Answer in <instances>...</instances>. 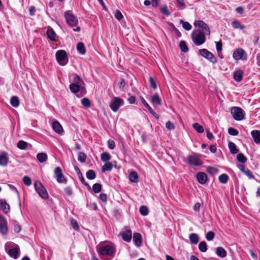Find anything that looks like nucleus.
I'll list each match as a JSON object with an SVG mask.
<instances>
[{
  "label": "nucleus",
  "mask_w": 260,
  "mask_h": 260,
  "mask_svg": "<svg viewBox=\"0 0 260 260\" xmlns=\"http://www.w3.org/2000/svg\"><path fill=\"white\" fill-rule=\"evenodd\" d=\"M206 35H207L199 30H193L191 34L193 42L197 46L204 44L206 41Z\"/></svg>",
  "instance_id": "nucleus-1"
},
{
  "label": "nucleus",
  "mask_w": 260,
  "mask_h": 260,
  "mask_svg": "<svg viewBox=\"0 0 260 260\" xmlns=\"http://www.w3.org/2000/svg\"><path fill=\"white\" fill-rule=\"evenodd\" d=\"M35 188L41 198L46 199L48 198V194L46 189L42 184L39 181H36L34 184Z\"/></svg>",
  "instance_id": "nucleus-3"
},
{
  "label": "nucleus",
  "mask_w": 260,
  "mask_h": 260,
  "mask_svg": "<svg viewBox=\"0 0 260 260\" xmlns=\"http://www.w3.org/2000/svg\"><path fill=\"white\" fill-rule=\"evenodd\" d=\"M77 49L79 52L81 54H84L86 52V49L83 43L80 42L77 45Z\"/></svg>",
  "instance_id": "nucleus-33"
},
{
  "label": "nucleus",
  "mask_w": 260,
  "mask_h": 260,
  "mask_svg": "<svg viewBox=\"0 0 260 260\" xmlns=\"http://www.w3.org/2000/svg\"><path fill=\"white\" fill-rule=\"evenodd\" d=\"M233 57L235 60H245L247 59V53L243 49L238 48L233 52Z\"/></svg>",
  "instance_id": "nucleus-9"
},
{
  "label": "nucleus",
  "mask_w": 260,
  "mask_h": 260,
  "mask_svg": "<svg viewBox=\"0 0 260 260\" xmlns=\"http://www.w3.org/2000/svg\"><path fill=\"white\" fill-rule=\"evenodd\" d=\"M161 12L165 15H167V16H169L170 15V12H169L168 11V9L167 8V7L166 6V7H164L163 8H161Z\"/></svg>",
  "instance_id": "nucleus-63"
},
{
  "label": "nucleus",
  "mask_w": 260,
  "mask_h": 260,
  "mask_svg": "<svg viewBox=\"0 0 260 260\" xmlns=\"http://www.w3.org/2000/svg\"><path fill=\"white\" fill-rule=\"evenodd\" d=\"M115 18L118 20H120L123 18V15L119 10H116L114 14Z\"/></svg>",
  "instance_id": "nucleus-57"
},
{
  "label": "nucleus",
  "mask_w": 260,
  "mask_h": 260,
  "mask_svg": "<svg viewBox=\"0 0 260 260\" xmlns=\"http://www.w3.org/2000/svg\"><path fill=\"white\" fill-rule=\"evenodd\" d=\"M37 158L40 162H43L46 161L47 155L45 153L42 152L37 154Z\"/></svg>",
  "instance_id": "nucleus-32"
},
{
  "label": "nucleus",
  "mask_w": 260,
  "mask_h": 260,
  "mask_svg": "<svg viewBox=\"0 0 260 260\" xmlns=\"http://www.w3.org/2000/svg\"><path fill=\"white\" fill-rule=\"evenodd\" d=\"M48 37L51 40H55V33L52 29H48L47 31Z\"/></svg>",
  "instance_id": "nucleus-40"
},
{
  "label": "nucleus",
  "mask_w": 260,
  "mask_h": 260,
  "mask_svg": "<svg viewBox=\"0 0 260 260\" xmlns=\"http://www.w3.org/2000/svg\"><path fill=\"white\" fill-rule=\"evenodd\" d=\"M124 104V101L122 99L114 97L110 102V107L113 112H117L119 107Z\"/></svg>",
  "instance_id": "nucleus-6"
},
{
  "label": "nucleus",
  "mask_w": 260,
  "mask_h": 260,
  "mask_svg": "<svg viewBox=\"0 0 260 260\" xmlns=\"http://www.w3.org/2000/svg\"><path fill=\"white\" fill-rule=\"evenodd\" d=\"M0 232L3 235H6L8 233L7 221L2 215H0Z\"/></svg>",
  "instance_id": "nucleus-13"
},
{
  "label": "nucleus",
  "mask_w": 260,
  "mask_h": 260,
  "mask_svg": "<svg viewBox=\"0 0 260 260\" xmlns=\"http://www.w3.org/2000/svg\"><path fill=\"white\" fill-rule=\"evenodd\" d=\"M108 145L109 148L110 149H113L115 146V142L112 140H109L108 141Z\"/></svg>",
  "instance_id": "nucleus-59"
},
{
  "label": "nucleus",
  "mask_w": 260,
  "mask_h": 260,
  "mask_svg": "<svg viewBox=\"0 0 260 260\" xmlns=\"http://www.w3.org/2000/svg\"><path fill=\"white\" fill-rule=\"evenodd\" d=\"M64 17L67 23L71 27L76 26L78 21L77 18L70 11L64 12Z\"/></svg>",
  "instance_id": "nucleus-7"
},
{
  "label": "nucleus",
  "mask_w": 260,
  "mask_h": 260,
  "mask_svg": "<svg viewBox=\"0 0 260 260\" xmlns=\"http://www.w3.org/2000/svg\"><path fill=\"white\" fill-rule=\"evenodd\" d=\"M18 252V247L14 248L8 250V253L9 255L14 258H16L17 257Z\"/></svg>",
  "instance_id": "nucleus-30"
},
{
  "label": "nucleus",
  "mask_w": 260,
  "mask_h": 260,
  "mask_svg": "<svg viewBox=\"0 0 260 260\" xmlns=\"http://www.w3.org/2000/svg\"><path fill=\"white\" fill-rule=\"evenodd\" d=\"M187 162L190 165L194 166H201L203 162L200 156L197 154H193L187 156Z\"/></svg>",
  "instance_id": "nucleus-8"
},
{
  "label": "nucleus",
  "mask_w": 260,
  "mask_h": 260,
  "mask_svg": "<svg viewBox=\"0 0 260 260\" xmlns=\"http://www.w3.org/2000/svg\"><path fill=\"white\" fill-rule=\"evenodd\" d=\"M140 212L143 216H146L148 213V209L146 206H142L140 208Z\"/></svg>",
  "instance_id": "nucleus-47"
},
{
  "label": "nucleus",
  "mask_w": 260,
  "mask_h": 260,
  "mask_svg": "<svg viewBox=\"0 0 260 260\" xmlns=\"http://www.w3.org/2000/svg\"><path fill=\"white\" fill-rule=\"evenodd\" d=\"M83 88V87H81L78 85L77 84H74L73 83H71L70 85V89L71 91L73 93H77L78 92L81 88Z\"/></svg>",
  "instance_id": "nucleus-31"
},
{
  "label": "nucleus",
  "mask_w": 260,
  "mask_h": 260,
  "mask_svg": "<svg viewBox=\"0 0 260 260\" xmlns=\"http://www.w3.org/2000/svg\"><path fill=\"white\" fill-rule=\"evenodd\" d=\"M199 249L202 252H206L207 250L206 243L205 241L201 242L199 244Z\"/></svg>",
  "instance_id": "nucleus-37"
},
{
  "label": "nucleus",
  "mask_w": 260,
  "mask_h": 260,
  "mask_svg": "<svg viewBox=\"0 0 260 260\" xmlns=\"http://www.w3.org/2000/svg\"><path fill=\"white\" fill-rule=\"evenodd\" d=\"M237 158L239 161L242 163H244L247 160V158L242 153H239L237 155Z\"/></svg>",
  "instance_id": "nucleus-50"
},
{
  "label": "nucleus",
  "mask_w": 260,
  "mask_h": 260,
  "mask_svg": "<svg viewBox=\"0 0 260 260\" xmlns=\"http://www.w3.org/2000/svg\"><path fill=\"white\" fill-rule=\"evenodd\" d=\"M86 177L89 180H92L95 178V173L92 170H90L86 172Z\"/></svg>",
  "instance_id": "nucleus-39"
},
{
  "label": "nucleus",
  "mask_w": 260,
  "mask_h": 260,
  "mask_svg": "<svg viewBox=\"0 0 260 260\" xmlns=\"http://www.w3.org/2000/svg\"><path fill=\"white\" fill-rule=\"evenodd\" d=\"M193 127L199 133H202L204 132L203 127L198 123L192 124Z\"/></svg>",
  "instance_id": "nucleus-41"
},
{
  "label": "nucleus",
  "mask_w": 260,
  "mask_h": 260,
  "mask_svg": "<svg viewBox=\"0 0 260 260\" xmlns=\"http://www.w3.org/2000/svg\"><path fill=\"white\" fill-rule=\"evenodd\" d=\"M151 102L153 105H160L161 104V99L157 93L154 94L152 96Z\"/></svg>",
  "instance_id": "nucleus-25"
},
{
  "label": "nucleus",
  "mask_w": 260,
  "mask_h": 260,
  "mask_svg": "<svg viewBox=\"0 0 260 260\" xmlns=\"http://www.w3.org/2000/svg\"><path fill=\"white\" fill-rule=\"evenodd\" d=\"M27 146V143L24 141H19L17 143V147L21 149H24Z\"/></svg>",
  "instance_id": "nucleus-48"
},
{
  "label": "nucleus",
  "mask_w": 260,
  "mask_h": 260,
  "mask_svg": "<svg viewBox=\"0 0 260 260\" xmlns=\"http://www.w3.org/2000/svg\"><path fill=\"white\" fill-rule=\"evenodd\" d=\"M8 161L7 154L5 152H2L0 154V165L5 166L8 164Z\"/></svg>",
  "instance_id": "nucleus-18"
},
{
  "label": "nucleus",
  "mask_w": 260,
  "mask_h": 260,
  "mask_svg": "<svg viewBox=\"0 0 260 260\" xmlns=\"http://www.w3.org/2000/svg\"><path fill=\"white\" fill-rule=\"evenodd\" d=\"M55 56L56 60L60 65L64 66L68 63V58L65 51L60 50L57 51Z\"/></svg>",
  "instance_id": "nucleus-4"
},
{
  "label": "nucleus",
  "mask_w": 260,
  "mask_h": 260,
  "mask_svg": "<svg viewBox=\"0 0 260 260\" xmlns=\"http://www.w3.org/2000/svg\"><path fill=\"white\" fill-rule=\"evenodd\" d=\"M149 82L151 86L154 89H156L157 87L156 84L155 83L154 79L152 77H149Z\"/></svg>",
  "instance_id": "nucleus-58"
},
{
  "label": "nucleus",
  "mask_w": 260,
  "mask_h": 260,
  "mask_svg": "<svg viewBox=\"0 0 260 260\" xmlns=\"http://www.w3.org/2000/svg\"><path fill=\"white\" fill-rule=\"evenodd\" d=\"M141 100L142 102V103L144 105V106L147 108L149 111L157 119L159 118L158 115L153 110V109L151 108V107H150V106L148 105V104L146 102V101L144 100V99L143 97L141 98Z\"/></svg>",
  "instance_id": "nucleus-23"
},
{
  "label": "nucleus",
  "mask_w": 260,
  "mask_h": 260,
  "mask_svg": "<svg viewBox=\"0 0 260 260\" xmlns=\"http://www.w3.org/2000/svg\"><path fill=\"white\" fill-rule=\"evenodd\" d=\"M231 112L233 118L235 120L240 121L244 119V116L241 108L234 107L231 109Z\"/></svg>",
  "instance_id": "nucleus-10"
},
{
  "label": "nucleus",
  "mask_w": 260,
  "mask_h": 260,
  "mask_svg": "<svg viewBox=\"0 0 260 260\" xmlns=\"http://www.w3.org/2000/svg\"><path fill=\"white\" fill-rule=\"evenodd\" d=\"M112 169V165L110 162H107L102 167V171L103 172L110 171Z\"/></svg>",
  "instance_id": "nucleus-38"
},
{
  "label": "nucleus",
  "mask_w": 260,
  "mask_h": 260,
  "mask_svg": "<svg viewBox=\"0 0 260 260\" xmlns=\"http://www.w3.org/2000/svg\"><path fill=\"white\" fill-rule=\"evenodd\" d=\"M194 25L198 28L195 30H199L207 35H210V29L208 25L202 20H196L194 22Z\"/></svg>",
  "instance_id": "nucleus-5"
},
{
  "label": "nucleus",
  "mask_w": 260,
  "mask_h": 260,
  "mask_svg": "<svg viewBox=\"0 0 260 260\" xmlns=\"http://www.w3.org/2000/svg\"><path fill=\"white\" fill-rule=\"evenodd\" d=\"M23 181L24 183L27 186H29L31 184V179L28 176H24L23 178Z\"/></svg>",
  "instance_id": "nucleus-56"
},
{
  "label": "nucleus",
  "mask_w": 260,
  "mask_h": 260,
  "mask_svg": "<svg viewBox=\"0 0 260 260\" xmlns=\"http://www.w3.org/2000/svg\"><path fill=\"white\" fill-rule=\"evenodd\" d=\"M122 239L127 242H129L132 239V232L130 230H127L121 233Z\"/></svg>",
  "instance_id": "nucleus-14"
},
{
  "label": "nucleus",
  "mask_w": 260,
  "mask_h": 260,
  "mask_svg": "<svg viewBox=\"0 0 260 260\" xmlns=\"http://www.w3.org/2000/svg\"><path fill=\"white\" fill-rule=\"evenodd\" d=\"M99 199L104 202H106L107 200V196L105 193H101L99 196Z\"/></svg>",
  "instance_id": "nucleus-62"
},
{
  "label": "nucleus",
  "mask_w": 260,
  "mask_h": 260,
  "mask_svg": "<svg viewBox=\"0 0 260 260\" xmlns=\"http://www.w3.org/2000/svg\"><path fill=\"white\" fill-rule=\"evenodd\" d=\"M199 53L201 55L208 59L210 62L215 63L217 62V59L215 56L208 50L206 49H202L199 50Z\"/></svg>",
  "instance_id": "nucleus-11"
},
{
  "label": "nucleus",
  "mask_w": 260,
  "mask_h": 260,
  "mask_svg": "<svg viewBox=\"0 0 260 260\" xmlns=\"http://www.w3.org/2000/svg\"><path fill=\"white\" fill-rule=\"evenodd\" d=\"M71 225L73 226V229L77 231L79 230V227L78 224L76 220H75L73 218H72L71 219Z\"/></svg>",
  "instance_id": "nucleus-53"
},
{
  "label": "nucleus",
  "mask_w": 260,
  "mask_h": 260,
  "mask_svg": "<svg viewBox=\"0 0 260 260\" xmlns=\"http://www.w3.org/2000/svg\"><path fill=\"white\" fill-rule=\"evenodd\" d=\"M86 158V155L83 152H80L78 154V160L81 162H84Z\"/></svg>",
  "instance_id": "nucleus-51"
},
{
  "label": "nucleus",
  "mask_w": 260,
  "mask_h": 260,
  "mask_svg": "<svg viewBox=\"0 0 260 260\" xmlns=\"http://www.w3.org/2000/svg\"><path fill=\"white\" fill-rule=\"evenodd\" d=\"M10 103L14 107H17L19 105V101L17 96H13L11 98Z\"/></svg>",
  "instance_id": "nucleus-34"
},
{
  "label": "nucleus",
  "mask_w": 260,
  "mask_h": 260,
  "mask_svg": "<svg viewBox=\"0 0 260 260\" xmlns=\"http://www.w3.org/2000/svg\"><path fill=\"white\" fill-rule=\"evenodd\" d=\"M229 148L230 151L233 154H236L238 152V149H237L236 145L233 142L229 143Z\"/></svg>",
  "instance_id": "nucleus-35"
},
{
  "label": "nucleus",
  "mask_w": 260,
  "mask_h": 260,
  "mask_svg": "<svg viewBox=\"0 0 260 260\" xmlns=\"http://www.w3.org/2000/svg\"><path fill=\"white\" fill-rule=\"evenodd\" d=\"M229 179L228 176L226 174H222L219 177V180L220 182L225 184L227 182Z\"/></svg>",
  "instance_id": "nucleus-42"
},
{
  "label": "nucleus",
  "mask_w": 260,
  "mask_h": 260,
  "mask_svg": "<svg viewBox=\"0 0 260 260\" xmlns=\"http://www.w3.org/2000/svg\"><path fill=\"white\" fill-rule=\"evenodd\" d=\"M196 177L198 182L202 184H205L207 179V176L206 174L203 172H200L198 173L196 175Z\"/></svg>",
  "instance_id": "nucleus-16"
},
{
  "label": "nucleus",
  "mask_w": 260,
  "mask_h": 260,
  "mask_svg": "<svg viewBox=\"0 0 260 260\" xmlns=\"http://www.w3.org/2000/svg\"><path fill=\"white\" fill-rule=\"evenodd\" d=\"M254 142L256 144L260 143V131L253 130L251 133Z\"/></svg>",
  "instance_id": "nucleus-20"
},
{
  "label": "nucleus",
  "mask_w": 260,
  "mask_h": 260,
  "mask_svg": "<svg viewBox=\"0 0 260 260\" xmlns=\"http://www.w3.org/2000/svg\"><path fill=\"white\" fill-rule=\"evenodd\" d=\"M129 179L131 181L137 183L139 181V177L137 173L135 172H132L129 174Z\"/></svg>",
  "instance_id": "nucleus-27"
},
{
  "label": "nucleus",
  "mask_w": 260,
  "mask_h": 260,
  "mask_svg": "<svg viewBox=\"0 0 260 260\" xmlns=\"http://www.w3.org/2000/svg\"><path fill=\"white\" fill-rule=\"evenodd\" d=\"M243 72L241 70H236L234 73V79L237 82H240L242 81L243 75Z\"/></svg>",
  "instance_id": "nucleus-19"
},
{
  "label": "nucleus",
  "mask_w": 260,
  "mask_h": 260,
  "mask_svg": "<svg viewBox=\"0 0 260 260\" xmlns=\"http://www.w3.org/2000/svg\"><path fill=\"white\" fill-rule=\"evenodd\" d=\"M214 236L215 234L213 232L209 231L207 233L206 238L207 240L211 241L214 239Z\"/></svg>",
  "instance_id": "nucleus-54"
},
{
  "label": "nucleus",
  "mask_w": 260,
  "mask_h": 260,
  "mask_svg": "<svg viewBox=\"0 0 260 260\" xmlns=\"http://www.w3.org/2000/svg\"><path fill=\"white\" fill-rule=\"evenodd\" d=\"M0 207L4 212L6 214L8 213L10 211V206L7 203L5 199L0 200Z\"/></svg>",
  "instance_id": "nucleus-15"
},
{
  "label": "nucleus",
  "mask_w": 260,
  "mask_h": 260,
  "mask_svg": "<svg viewBox=\"0 0 260 260\" xmlns=\"http://www.w3.org/2000/svg\"><path fill=\"white\" fill-rule=\"evenodd\" d=\"M189 238L190 242L193 244H197L199 241V236L195 233L191 234L189 236Z\"/></svg>",
  "instance_id": "nucleus-28"
},
{
  "label": "nucleus",
  "mask_w": 260,
  "mask_h": 260,
  "mask_svg": "<svg viewBox=\"0 0 260 260\" xmlns=\"http://www.w3.org/2000/svg\"><path fill=\"white\" fill-rule=\"evenodd\" d=\"M133 241L137 246L140 247L142 245V236L141 234L138 233H134L133 235Z\"/></svg>",
  "instance_id": "nucleus-17"
},
{
  "label": "nucleus",
  "mask_w": 260,
  "mask_h": 260,
  "mask_svg": "<svg viewBox=\"0 0 260 260\" xmlns=\"http://www.w3.org/2000/svg\"><path fill=\"white\" fill-rule=\"evenodd\" d=\"M228 133L230 135L232 136H237L238 135V131L233 127H230L228 129Z\"/></svg>",
  "instance_id": "nucleus-52"
},
{
  "label": "nucleus",
  "mask_w": 260,
  "mask_h": 260,
  "mask_svg": "<svg viewBox=\"0 0 260 260\" xmlns=\"http://www.w3.org/2000/svg\"><path fill=\"white\" fill-rule=\"evenodd\" d=\"M101 158L103 161L107 162H109V160L111 159V156L109 153L107 152H104L101 154Z\"/></svg>",
  "instance_id": "nucleus-36"
},
{
  "label": "nucleus",
  "mask_w": 260,
  "mask_h": 260,
  "mask_svg": "<svg viewBox=\"0 0 260 260\" xmlns=\"http://www.w3.org/2000/svg\"><path fill=\"white\" fill-rule=\"evenodd\" d=\"M216 254L221 257H225L226 256V252L222 247H218L216 249Z\"/></svg>",
  "instance_id": "nucleus-26"
},
{
  "label": "nucleus",
  "mask_w": 260,
  "mask_h": 260,
  "mask_svg": "<svg viewBox=\"0 0 260 260\" xmlns=\"http://www.w3.org/2000/svg\"><path fill=\"white\" fill-rule=\"evenodd\" d=\"M239 169L243 172L246 175L250 178H253V176L252 173L243 165H240L238 166Z\"/></svg>",
  "instance_id": "nucleus-24"
},
{
  "label": "nucleus",
  "mask_w": 260,
  "mask_h": 260,
  "mask_svg": "<svg viewBox=\"0 0 260 260\" xmlns=\"http://www.w3.org/2000/svg\"><path fill=\"white\" fill-rule=\"evenodd\" d=\"M81 103L83 106L85 108H88L90 106V102L88 99L84 98L81 100Z\"/></svg>",
  "instance_id": "nucleus-46"
},
{
  "label": "nucleus",
  "mask_w": 260,
  "mask_h": 260,
  "mask_svg": "<svg viewBox=\"0 0 260 260\" xmlns=\"http://www.w3.org/2000/svg\"><path fill=\"white\" fill-rule=\"evenodd\" d=\"M73 83L74 84H77L79 86L84 87V83L81 78L78 76L77 74H73Z\"/></svg>",
  "instance_id": "nucleus-21"
},
{
  "label": "nucleus",
  "mask_w": 260,
  "mask_h": 260,
  "mask_svg": "<svg viewBox=\"0 0 260 260\" xmlns=\"http://www.w3.org/2000/svg\"><path fill=\"white\" fill-rule=\"evenodd\" d=\"M207 171L210 174H216L218 172V170L216 168L212 167H209L207 168Z\"/></svg>",
  "instance_id": "nucleus-55"
},
{
  "label": "nucleus",
  "mask_w": 260,
  "mask_h": 260,
  "mask_svg": "<svg viewBox=\"0 0 260 260\" xmlns=\"http://www.w3.org/2000/svg\"><path fill=\"white\" fill-rule=\"evenodd\" d=\"M166 127L168 130H172L174 128V125L170 121H168L166 123Z\"/></svg>",
  "instance_id": "nucleus-60"
},
{
  "label": "nucleus",
  "mask_w": 260,
  "mask_h": 260,
  "mask_svg": "<svg viewBox=\"0 0 260 260\" xmlns=\"http://www.w3.org/2000/svg\"><path fill=\"white\" fill-rule=\"evenodd\" d=\"M52 128L58 134H61L63 132V128L58 121H55L52 123Z\"/></svg>",
  "instance_id": "nucleus-22"
},
{
  "label": "nucleus",
  "mask_w": 260,
  "mask_h": 260,
  "mask_svg": "<svg viewBox=\"0 0 260 260\" xmlns=\"http://www.w3.org/2000/svg\"><path fill=\"white\" fill-rule=\"evenodd\" d=\"M64 191L66 194L69 196H71L72 194V190L70 187H67L65 188Z\"/></svg>",
  "instance_id": "nucleus-64"
},
{
  "label": "nucleus",
  "mask_w": 260,
  "mask_h": 260,
  "mask_svg": "<svg viewBox=\"0 0 260 260\" xmlns=\"http://www.w3.org/2000/svg\"><path fill=\"white\" fill-rule=\"evenodd\" d=\"M125 84V83L124 80L123 79H120V82L118 83L119 88L121 89H123Z\"/></svg>",
  "instance_id": "nucleus-61"
},
{
  "label": "nucleus",
  "mask_w": 260,
  "mask_h": 260,
  "mask_svg": "<svg viewBox=\"0 0 260 260\" xmlns=\"http://www.w3.org/2000/svg\"><path fill=\"white\" fill-rule=\"evenodd\" d=\"M232 26L235 29H243L245 26L241 24L238 20H234L231 23Z\"/></svg>",
  "instance_id": "nucleus-29"
},
{
  "label": "nucleus",
  "mask_w": 260,
  "mask_h": 260,
  "mask_svg": "<svg viewBox=\"0 0 260 260\" xmlns=\"http://www.w3.org/2000/svg\"><path fill=\"white\" fill-rule=\"evenodd\" d=\"M54 174L58 182L62 183H66L67 180L63 175L62 171L59 167H58L55 168Z\"/></svg>",
  "instance_id": "nucleus-12"
},
{
  "label": "nucleus",
  "mask_w": 260,
  "mask_h": 260,
  "mask_svg": "<svg viewBox=\"0 0 260 260\" xmlns=\"http://www.w3.org/2000/svg\"><path fill=\"white\" fill-rule=\"evenodd\" d=\"M102 189V185L99 183H95L92 186L93 191L95 193H99L101 191Z\"/></svg>",
  "instance_id": "nucleus-45"
},
{
  "label": "nucleus",
  "mask_w": 260,
  "mask_h": 260,
  "mask_svg": "<svg viewBox=\"0 0 260 260\" xmlns=\"http://www.w3.org/2000/svg\"><path fill=\"white\" fill-rule=\"evenodd\" d=\"M177 1V7L180 10H183L185 9L186 5L183 0H176Z\"/></svg>",
  "instance_id": "nucleus-44"
},
{
  "label": "nucleus",
  "mask_w": 260,
  "mask_h": 260,
  "mask_svg": "<svg viewBox=\"0 0 260 260\" xmlns=\"http://www.w3.org/2000/svg\"><path fill=\"white\" fill-rule=\"evenodd\" d=\"M180 23L182 24L184 29L187 30H189L191 29V25L187 22H184L182 20H180Z\"/></svg>",
  "instance_id": "nucleus-49"
},
{
  "label": "nucleus",
  "mask_w": 260,
  "mask_h": 260,
  "mask_svg": "<svg viewBox=\"0 0 260 260\" xmlns=\"http://www.w3.org/2000/svg\"><path fill=\"white\" fill-rule=\"evenodd\" d=\"M179 46L181 51H183V52H186L188 51V48L186 44V43L184 41H181L180 42Z\"/></svg>",
  "instance_id": "nucleus-43"
},
{
  "label": "nucleus",
  "mask_w": 260,
  "mask_h": 260,
  "mask_svg": "<svg viewBox=\"0 0 260 260\" xmlns=\"http://www.w3.org/2000/svg\"><path fill=\"white\" fill-rule=\"evenodd\" d=\"M98 251L99 254L102 256H112L115 252V249L112 246L106 245L100 246Z\"/></svg>",
  "instance_id": "nucleus-2"
}]
</instances>
